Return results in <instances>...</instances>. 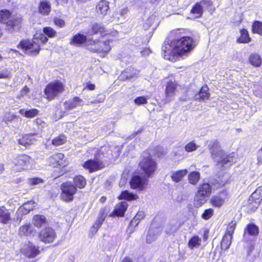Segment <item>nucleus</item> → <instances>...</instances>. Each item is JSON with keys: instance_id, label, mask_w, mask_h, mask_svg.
Instances as JSON below:
<instances>
[{"instance_id": "obj_1", "label": "nucleus", "mask_w": 262, "mask_h": 262, "mask_svg": "<svg viewBox=\"0 0 262 262\" xmlns=\"http://www.w3.org/2000/svg\"><path fill=\"white\" fill-rule=\"evenodd\" d=\"M178 31H176L177 36L176 38L170 42L165 41L162 46V50L164 52V58L172 62L176 60L175 56L185 55L194 47L192 38L181 36L178 34Z\"/></svg>"}, {"instance_id": "obj_2", "label": "nucleus", "mask_w": 262, "mask_h": 262, "mask_svg": "<svg viewBox=\"0 0 262 262\" xmlns=\"http://www.w3.org/2000/svg\"><path fill=\"white\" fill-rule=\"evenodd\" d=\"M209 146L212 157L216 162L215 166L216 170H222L236 162L237 159L236 154L232 152L230 155H227L221 149L217 141H212Z\"/></svg>"}, {"instance_id": "obj_3", "label": "nucleus", "mask_w": 262, "mask_h": 262, "mask_svg": "<svg viewBox=\"0 0 262 262\" xmlns=\"http://www.w3.org/2000/svg\"><path fill=\"white\" fill-rule=\"evenodd\" d=\"M48 40V38L44 34L36 33L33 40H23L18 45V48L21 49L28 54L35 55L39 53L40 44L47 42Z\"/></svg>"}, {"instance_id": "obj_4", "label": "nucleus", "mask_w": 262, "mask_h": 262, "mask_svg": "<svg viewBox=\"0 0 262 262\" xmlns=\"http://www.w3.org/2000/svg\"><path fill=\"white\" fill-rule=\"evenodd\" d=\"M86 47L90 51L97 53L102 57H105L111 49L109 40H88L86 42Z\"/></svg>"}, {"instance_id": "obj_5", "label": "nucleus", "mask_w": 262, "mask_h": 262, "mask_svg": "<svg viewBox=\"0 0 262 262\" xmlns=\"http://www.w3.org/2000/svg\"><path fill=\"white\" fill-rule=\"evenodd\" d=\"M142 157V160L140 163V166L145 174L147 177H149L156 170V162L148 152H143Z\"/></svg>"}, {"instance_id": "obj_6", "label": "nucleus", "mask_w": 262, "mask_h": 262, "mask_svg": "<svg viewBox=\"0 0 262 262\" xmlns=\"http://www.w3.org/2000/svg\"><path fill=\"white\" fill-rule=\"evenodd\" d=\"M218 179H219L217 180H215L211 183L212 186H211L209 183L202 184L200 186L198 192L209 197L211 193V187H212L214 188L217 189L220 187L224 186L227 182L228 176H227L223 179H221L220 178Z\"/></svg>"}, {"instance_id": "obj_7", "label": "nucleus", "mask_w": 262, "mask_h": 262, "mask_svg": "<svg viewBox=\"0 0 262 262\" xmlns=\"http://www.w3.org/2000/svg\"><path fill=\"white\" fill-rule=\"evenodd\" d=\"M64 90L62 82L58 81L49 83L45 89V94L47 98L52 100L61 93Z\"/></svg>"}, {"instance_id": "obj_8", "label": "nucleus", "mask_w": 262, "mask_h": 262, "mask_svg": "<svg viewBox=\"0 0 262 262\" xmlns=\"http://www.w3.org/2000/svg\"><path fill=\"white\" fill-rule=\"evenodd\" d=\"M11 13L7 10L0 11V21L7 24L8 27H10L13 30L18 29L20 23L19 19H12L10 18Z\"/></svg>"}, {"instance_id": "obj_9", "label": "nucleus", "mask_w": 262, "mask_h": 262, "mask_svg": "<svg viewBox=\"0 0 262 262\" xmlns=\"http://www.w3.org/2000/svg\"><path fill=\"white\" fill-rule=\"evenodd\" d=\"M62 191L61 198L67 202L71 201L73 195L76 193L77 189L71 182L63 183L61 186Z\"/></svg>"}, {"instance_id": "obj_10", "label": "nucleus", "mask_w": 262, "mask_h": 262, "mask_svg": "<svg viewBox=\"0 0 262 262\" xmlns=\"http://www.w3.org/2000/svg\"><path fill=\"white\" fill-rule=\"evenodd\" d=\"M32 159L29 156L25 154H21L16 156L13 161V163L17 171L27 169L30 165Z\"/></svg>"}, {"instance_id": "obj_11", "label": "nucleus", "mask_w": 262, "mask_h": 262, "mask_svg": "<svg viewBox=\"0 0 262 262\" xmlns=\"http://www.w3.org/2000/svg\"><path fill=\"white\" fill-rule=\"evenodd\" d=\"M228 192L226 190H222L215 195H213L210 199V203L215 207H221L225 202L228 198Z\"/></svg>"}, {"instance_id": "obj_12", "label": "nucleus", "mask_w": 262, "mask_h": 262, "mask_svg": "<svg viewBox=\"0 0 262 262\" xmlns=\"http://www.w3.org/2000/svg\"><path fill=\"white\" fill-rule=\"evenodd\" d=\"M56 237L55 231L51 228L47 227L41 231L39 234L40 240L45 243H50L54 241Z\"/></svg>"}, {"instance_id": "obj_13", "label": "nucleus", "mask_w": 262, "mask_h": 262, "mask_svg": "<svg viewBox=\"0 0 262 262\" xmlns=\"http://www.w3.org/2000/svg\"><path fill=\"white\" fill-rule=\"evenodd\" d=\"M64 155L62 153H57L50 157L48 159L51 165L53 167L57 166L64 167L67 164V162L64 159Z\"/></svg>"}, {"instance_id": "obj_14", "label": "nucleus", "mask_w": 262, "mask_h": 262, "mask_svg": "<svg viewBox=\"0 0 262 262\" xmlns=\"http://www.w3.org/2000/svg\"><path fill=\"white\" fill-rule=\"evenodd\" d=\"M258 227L255 224L251 223L247 225L244 230L243 238L245 241H249L251 240L249 236L254 237L258 234Z\"/></svg>"}, {"instance_id": "obj_15", "label": "nucleus", "mask_w": 262, "mask_h": 262, "mask_svg": "<svg viewBox=\"0 0 262 262\" xmlns=\"http://www.w3.org/2000/svg\"><path fill=\"white\" fill-rule=\"evenodd\" d=\"M82 166L84 168L88 169L91 172L103 167L102 163L98 159L89 160L84 162L82 164Z\"/></svg>"}, {"instance_id": "obj_16", "label": "nucleus", "mask_w": 262, "mask_h": 262, "mask_svg": "<svg viewBox=\"0 0 262 262\" xmlns=\"http://www.w3.org/2000/svg\"><path fill=\"white\" fill-rule=\"evenodd\" d=\"M147 180L141 179L138 176H134L130 181V187L133 189H139L140 190H143L147 184Z\"/></svg>"}, {"instance_id": "obj_17", "label": "nucleus", "mask_w": 262, "mask_h": 262, "mask_svg": "<svg viewBox=\"0 0 262 262\" xmlns=\"http://www.w3.org/2000/svg\"><path fill=\"white\" fill-rule=\"evenodd\" d=\"M262 200V186L258 187L255 191L251 194L249 201L254 202L253 210L256 209L259 203ZM252 202H250L252 204Z\"/></svg>"}, {"instance_id": "obj_18", "label": "nucleus", "mask_w": 262, "mask_h": 262, "mask_svg": "<svg viewBox=\"0 0 262 262\" xmlns=\"http://www.w3.org/2000/svg\"><path fill=\"white\" fill-rule=\"evenodd\" d=\"M39 138V137L37 134H26L19 139L18 143L24 146H27L30 144H34Z\"/></svg>"}, {"instance_id": "obj_19", "label": "nucleus", "mask_w": 262, "mask_h": 262, "mask_svg": "<svg viewBox=\"0 0 262 262\" xmlns=\"http://www.w3.org/2000/svg\"><path fill=\"white\" fill-rule=\"evenodd\" d=\"M128 204L126 202H121L117 204L114 211L110 214L111 216H123L127 209Z\"/></svg>"}, {"instance_id": "obj_20", "label": "nucleus", "mask_w": 262, "mask_h": 262, "mask_svg": "<svg viewBox=\"0 0 262 262\" xmlns=\"http://www.w3.org/2000/svg\"><path fill=\"white\" fill-rule=\"evenodd\" d=\"M187 173L188 170L187 169L173 171L171 172L170 177L173 182L178 183L182 180Z\"/></svg>"}, {"instance_id": "obj_21", "label": "nucleus", "mask_w": 262, "mask_h": 262, "mask_svg": "<svg viewBox=\"0 0 262 262\" xmlns=\"http://www.w3.org/2000/svg\"><path fill=\"white\" fill-rule=\"evenodd\" d=\"M83 104V101L79 98L77 97H74L73 99L69 100L63 103L66 110H72L77 106L81 105Z\"/></svg>"}, {"instance_id": "obj_22", "label": "nucleus", "mask_w": 262, "mask_h": 262, "mask_svg": "<svg viewBox=\"0 0 262 262\" xmlns=\"http://www.w3.org/2000/svg\"><path fill=\"white\" fill-rule=\"evenodd\" d=\"M176 87L177 85L175 83L169 82L167 83L165 91L166 102H169L172 99L174 95Z\"/></svg>"}, {"instance_id": "obj_23", "label": "nucleus", "mask_w": 262, "mask_h": 262, "mask_svg": "<svg viewBox=\"0 0 262 262\" xmlns=\"http://www.w3.org/2000/svg\"><path fill=\"white\" fill-rule=\"evenodd\" d=\"M208 88L207 85H204L202 87L199 93L195 95V99L200 101H205L209 98L210 94L208 93Z\"/></svg>"}, {"instance_id": "obj_24", "label": "nucleus", "mask_w": 262, "mask_h": 262, "mask_svg": "<svg viewBox=\"0 0 262 262\" xmlns=\"http://www.w3.org/2000/svg\"><path fill=\"white\" fill-rule=\"evenodd\" d=\"M89 39H86V37L85 35L78 33L73 36L72 38L71 39L70 43L71 45L78 46L85 43V45H86V42Z\"/></svg>"}, {"instance_id": "obj_25", "label": "nucleus", "mask_w": 262, "mask_h": 262, "mask_svg": "<svg viewBox=\"0 0 262 262\" xmlns=\"http://www.w3.org/2000/svg\"><path fill=\"white\" fill-rule=\"evenodd\" d=\"M108 3L105 1L102 0L96 6V10L98 13L105 15L106 14L109 10Z\"/></svg>"}, {"instance_id": "obj_26", "label": "nucleus", "mask_w": 262, "mask_h": 262, "mask_svg": "<svg viewBox=\"0 0 262 262\" xmlns=\"http://www.w3.org/2000/svg\"><path fill=\"white\" fill-rule=\"evenodd\" d=\"M34 202L30 201L27 203H24L21 207H20L18 211V214H27L31 210H32L34 207Z\"/></svg>"}, {"instance_id": "obj_27", "label": "nucleus", "mask_w": 262, "mask_h": 262, "mask_svg": "<svg viewBox=\"0 0 262 262\" xmlns=\"http://www.w3.org/2000/svg\"><path fill=\"white\" fill-rule=\"evenodd\" d=\"M50 11V3L46 1H41L39 6V12L43 15H48Z\"/></svg>"}, {"instance_id": "obj_28", "label": "nucleus", "mask_w": 262, "mask_h": 262, "mask_svg": "<svg viewBox=\"0 0 262 262\" xmlns=\"http://www.w3.org/2000/svg\"><path fill=\"white\" fill-rule=\"evenodd\" d=\"M208 198V196L198 191L194 197V206L196 207L201 206L207 202Z\"/></svg>"}, {"instance_id": "obj_29", "label": "nucleus", "mask_w": 262, "mask_h": 262, "mask_svg": "<svg viewBox=\"0 0 262 262\" xmlns=\"http://www.w3.org/2000/svg\"><path fill=\"white\" fill-rule=\"evenodd\" d=\"M240 33L241 36L237 40L238 43H247L251 41L248 31L246 29H242L240 31Z\"/></svg>"}, {"instance_id": "obj_30", "label": "nucleus", "mask_w": 262, "mask_h": 262, "mask_svg": "<svg viewBox=\"0 0 262 262\" xmlns=\"http://www.w3.org/2000/svg\"><path fill=\"white\" fill-rule=\"evenodd\" d=\"M105 32V28L103 25L98 23H94L91 25V30L89 32L90 35Z\"/></svg>"}, {"instance_id": "obj_31", "label": "nucleus", "mask_w": 262, "mask_h": 262, "mask_svg": "<svg viewBox=\"0 0 262 262\" xmlns=\"http://www.w3.org/2000/svg\"><path fill=\"white\" fill-rule=\"evenodd\" d=\"M123 76L126 79H130L134 77L137 76L139 74V71L133 67L127 68L123 74Z\"/></svg>"}, {"instance_id": "obj_32", "label": "nucleus", "mask_w": 262, "mask_h": 262, "mask_svg": "<svg viewBox=\"0 0 262 262\" xmlns=\"http://www.w3.org/2000/svg\"><path fill=\"white\" fill-rule=\"evenodd\" d=\"M138 198L136 194L132 192H129L127 190L123 191L121 192V194L118 196L119 200H127L128 201L135 200Z\"/></svg>"}, {"instance_id": "obj_33", "label": "nucleus", "mask_w": 262, "mask_h": 262, "mask_svg": "<svg viewBox=\"0 0 262 262\" xmlns=\"http://www.w3.org/2000/svg\"><path fill=\"white\" fill-rule=\"evenodd\" d=\"M105 218V215L103 212H100L97 220L92 228V231L96 232L98 229L101 227V224L103 222Z\"/></svg>"}, {"instance_id": "obj_34", "label": "nucleus", "mask_w": 262, "mask_h": 262, "mask_svg": "<svg viewBox=\"0 0 262 262\" xmlns=\"http://www.w3.org/2000/svg\"><path fill=\"white\" fill-rule=\"evenodd\" d=\"M32 228L30 224H26L19 228L18 234L20 236H28L31 235Z\"/></svg>"}, {"instance_id": "obj_35", "label": "nucleus", "mask_w": 262, "mask_h": 262, "mask_svg": "<svg viewBox=\"0 0 262 262\" xmlns=\"http://www.w3.org/2000/svg\"><path fill=\"white\" fill-rule=\"evenodd\" d=\"M200 179V173L199 171H194L191 172L188 177V180L190 184L196 185Z\"/></svg>"}, {"instance_id": "obj_36", "label": "nucleus", "mask_w": 262, "mask_h": 262, "mask_svg": "<svg viewBox=\"0 0 262 262\" xmlns=\"http://www.w3.org/2000/svg\"><path fill=\"white\" fill-rule=\"evenodd\" d=\"M201 244V238L198 235H194L189 241L188 246L190 249L198 248Z\"/></svg>"}, {"instance_id": "obj_37", "label": "nucleus", "mask_w": 262, "mask_h": 262, "mask_svg": "<svg viewBox=\"0 0 262 262\" xmlns=\"http://www.w3.org/2000/svg\"><path fill=\"white\" fill-rule=\"evenodd\" d=\"M0 219L4 224L7 223L10 220V213L4 206L0 207Z\"/></svg>"}, {"instance_id": "obj_38", "label": "nucleus", "mask_w": 262, "mask_h": 262, "mask_svg": "<svg viewBox=\"0 0 262 262\" xmlns=\"http://www.w3.org/2000/svg\"><path fill=\"white\" fill-rule=\"evenodd\" d=\"M39 253V250L34 245L30 244L25 253V255L30 258H34Z\"/></svg>"}, {"instance_id": "obj_39", "label": "nucleus", "mask_w": 262, "mask_h": 262, "mask_svg": "<svg viewBox=\"0 0 262 262\" xmlns=\"http://www.w3.org/2000/svg\"><path fill=\"white\" fill-rule=\"evenodd\" d=\"M46 220L44 216L36 215L33 217V223L35 226L39 228L46 224Z\"/></svg>"}, {"instance_id": "obj_40", "label": "nucleus", "mask_w": 262, "mask_h": 262, "mask_svg": "<svg viewBox=\"0 0 262 262\" xmlns=\"http://www.w3.org/2000/svg\"><path fill=\"white\" fill-rule=\"evenodd\" d=\"M159 234V231L158 230L155 231L154 229H150L146 237L147 243L150 244L155 241Z\"/></svg>"}, {"instance_id": "obj_41", "label": "nucleus", "mask_w": 262, "mask_h": 262, "mask_svg": "<svg viewBox=\"0 0 262 262\" xmlns=\"http://www.w3.org/2000/svg\"><path fill=\"white\" fill-rule=\"evenodd\" d=\"M232 236L228 234H225L221 242V248L222 249H228L231 244Z\"/></svg>"}, {"instance_id": "obj_42", "label": "nucleus", "mask_w": 262, "mask_h": 262, "mask_svg": "<svg viewBox=\"0 0 262 262\" xmlns=\"http://www.w3.org/2000/svg\"><path fill=\"white\" fill-rule=\"evenodd\" d=\"M252 32L253 33L262 35V22L255 20L252 26Z\"/></svg>"}, {"instance_id": "obj_43", "label": "nucleus", "mask_w": 262, "mask_h": 262, "mask_svg": "<svg viewBox=\"0 0 262 262\" xmlns=\"http://www.w3.org/2000/svg\"><path fill=\"white\" fill-rule=\"evenodd\" d=\"M250 63L255 67H258L261 63V58L260 56L257 54H251L249 57Z\"/></svg>"}, {"instance_id": "obj_44", "label": "nucleus", "mask_w": 262, "mask_h": 262, "mask_svg": "<svg viewBox=\"0 0 262 262\" xmlns=\"http://www.w3.org/2000/svg\"><path fill=\"white\" fill-rule=\"evenodd\" d=\"M74 182L76 186L80 189L83 188L86 185V180L82 176H78L74 179Z\"/></svg>"}, {"instance_id": "obj_45", "label": "nucleus", "mask_w": 262, "mask_h": 262, "mask_svg": "<svg viewBox=\"0 0 262 262\" xmlns=\"http://www.w3.org/2000/svg\"><path fill=\"white\" fill-rule=\"evenodd\" d=\"M203 12V7L200 2L196 3L190 11L191 13L196 15V17H200L202 15Z\"/></svg>"}, {"instance_id": "obj_46", "label": "nucleus", "mask_w": 262, "mask_h": 262, "mask_svg": "<svg viewBox=\"0 0 262 262\" xmlns=\"http://www.w3.org/2000/svg\"><path fill=\"white\" fill-rule=\"evenodd\" d=\"M66 140V137L64 135H60L53 140L52 144L55 146H59L64 143Z\"/></svg>"}, {"instance_id": "obj_47", "label": "nucleus", "mask_w": 262, "mask_h": 262, "mask_svg": "<svg viewBox=\"0 0 262 262\" xmlns=\"http://www.w3.org/2000/svg\"><path fill=\"white\" fill-rule=\"evenodd\" d=\"M43 33L49 37H54L56 34V31L50 27L43 28Z\"/></svg>"}, {"instance_id": "obj_48", "label": "nucleus", "mask_w": 262, "mask_h": 262, "mask_svg": "<svg viewBox=\"0 0 262 262\" xmlns=\"http://www.w3.org/2000/svg\"><path fill=\"white\" fill-rule=\"evenodd\" d=\"M214 210L212 208H209L206 209L204 212L202 214V217L205 220H207L210 219L213 215Z\"/></svg>"}, {"instance_id": "obj_49", "label": "nucleus", "mask_w": 262, "mask_h": 262, "mask_svg": "<svg viewBox=\"0 0 262 262\" xmlns=\"http://www.w3.org/2000/svg\"><path fill=\"white\" fill-rule=\"evenodd\" d=\"M198 147V145L194 142H190L186 145L185 149L187 152H192L196 150Z\"/></svg>"}, {"instance_id": "obj_50", "label": "nucleus", "mask_w": 262, "mask_h": 262, "mask_svg": "<svg viewBox=\"0 0 262 262\" xmlns=\"http://www.w3.org/2000/svg\"><path fill=\"white\" fill-rule=\"evenodd\" d=\"M148 97H145V96H140L138 97H137L134 99V102L137 105H141L146 104L147 103V100L148 99Z\"/></svg>"}, {"instance_id": "obj_51", "label": "nucleus", "mask_w": 262, "mask_h": 262, "mask_svg": "<svg viewBox=\"0 0 262 262\" xmlns=\"http://www.w3.org/2000/svg\"><path fill=\"white\" fill-rule=\"evenodd\" d=\"M235 225L236 224L235 222H231L227 226V231L225 234L232 236V234L235 228Z\"/></svg>"}, {"instance_id": "obj_52", "label": "nucleus", "mask_w": 262, "mask_h": 262, "mask_svg": "<svg viewBox=\"0 0 262 262\" xmlns=\"http://www.w3.org/2000/svg\"><path fill=\"white\" fill-rule=\"evenodd\" d=\"M11 77L10 72L7 69L0 71V79H10Z\"/></svg>"}, {"instance_id": "obj_53", "label": "nucleus", "mask_w": 262, "mask_h": 262, "mask_svg": "<svg viewBox=\"0 0 262 262\" xmlns=\"http://www.w3.org/2000/svg\"><path fill=\"white\" fill-rule=\"evenodd\" d=\"M19 113L25 115H37L38 111L36 109H31L29 110H20Z\"/></svg>"}, {"instance_id": "obj_54", "label": "nucleus", "mask_w": 262, "mask_h": 262, "mask_svg": "<svg viewBox=\"0 0 262 262\" xmlns=\"http://www.w3.org/2000/svg\"><path fill=\"white\" fill-rule=\"evenodd\" d=\"M28 182L31 185H35L40 183H42L43 180L39 178H32L29 179Z\"/></svg>"}, {"instance_id": "obj_55", "label": "nucleus", "mask_w": 262, "mask_h": 262, "mask_svg": "<svg viewBox=\"0 0 262 262\" xmlns=\"http://www.w3.org/2000/svg\"><path fill=\"white\" fill-rule=\"evenodd\" d=\"M54 21L55 24L56 26H57L60 28L64 27L65 25L64 21L60 18H58V17H55L54 19Z\"/></svg>"}, {"instance_id": "obj_56", "label": "nucleus", "mask_w": 262, "mask_h": 262, "mask_svg": "<svg viewBox=\"0 0 262 262\" xmlns=\"http://www.w3.org/2000/svg\"><path fill=\"white\" fill-rule=\"evenodd\" d=\"M200 3L202 7H204L206 8H208L212 4V2L210 0H202Z\"/></svg>"}, {"instance_id": "obj_57", "label": "nucleus", "mask_w": 262, "mask_h": 262, "mask_svg": "<svg viewBox=\"0 0 262 262\" xmlns=\"http://www.w3.org/2000/svg\"><path fill=\"white\" fill-rule=\"evenodd\" d=\"M257 161L258 165L262 164V147L257 152Z\"/></svg>"}, {"instance_id": "obj_58", "label": "nucleus", "mask_w": 262, "mask_h": 262, "mask_svg": "<svg viewBox=\"0 0 262 262\" xmlns=\"http://www.w3.org/2000/svg\"><path fill=\"white\" fill-rule=\"evenodd\" d=\"M145 216L144 213L143 211H138L135 217L138 220L141 221Z\"/></svg>"}, {"instance_id": "obj_59", "label": "nucleus", "mask_w": 262, "mask_h": 262, "mask_svg": "<svg viewBox=\"0 0 262 262\" xmlns=\"http://www.w3.org/2000/svg\"><path fill=\"white\" fill-rule=\"evenodd\" d=\"M29 92V88L27 86H24L23 88V89L20 91V96L23 97V96L27 95Z\"/></svg>"}, {"instance_id": "obj_60", "label": "nucleus", "mask_w": 262, "mask_h": 262, "mask_svg": "<svg viewBox=\"0 0 262 262\" xmlns=\"http://www.w3.org/2000/svg\"><path fill=\"white\" fill-rule=\"evenodd\" d=\"M140 222V220H137L135 217H134L130 222V226L136 227L139 224Z\"/></svg>"}, {"instance_id": "obj_61", "label": "nucleus", "mask_w": 262, "mask_h": 262, "mask_svg": "<svg viewBox=\"0 0 262 262\" xmlns=\"http://www.w3.org/2000/svg\"><path fill=\"white\" fill-rule=\"evenodd\" d=\"M140 222V220H137L135 217H134L130 222V226L136 227L139 224Z\"/></svg>"}, {"instance_id": "obj_62", "label": "nucleus", "mask_w": 262, "mask_h": 262, "mask_svg": "<svg viewBox=\"0 0 262 262\" xmlns=\"http://www.w3.org/2000/svg\"><path fill=\"white\" fill-rule=\"evenodd\" d=\"M85 89H88L89 90H94L95 89V85L94 84L88 82L86 83Z\"/></svg>"}, {"instance_id": "obj_63", "label": "nucleus", "mask_w": 262, "mask_h": 262, "mask_svg": "<svg viewBox=\"0 0 262 262\" xmlns=\"http://www.w3.org/2000/svg\"><path fill=\"white\" fill-rule=\"evenodd\" d=\"M104 100V97H100L98 99H96L95 100H93V101H92L90 102L91 103H101L102 102H103Z\"/></svg>"}, {"instance_id": "obj_64", "label": "nucleus", "mask_w": 262, "mask_h": 262, "mask_svg": "<svg viewBox=\"0 0 262 262\" xmlns=\"http://www.w3.org/2000/svg\"><path fill=\"white\" fill-rule=\"evenodd\" d=\"M128 11V10L127 8H124L120 11L119 14L121 16H124L127 13Z\"/></svg>"}]
</instances>
